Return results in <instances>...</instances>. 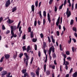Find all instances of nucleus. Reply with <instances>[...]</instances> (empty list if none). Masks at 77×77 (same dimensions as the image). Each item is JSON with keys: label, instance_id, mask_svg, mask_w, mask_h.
<instances>
[{"label": "nucleus", "instance_id": "39448f33", "mask_svg": "<svg viewBox=\"0 0 77 77\" xmlns=\"http://www.w3.org/2000/svg\"><path fill=\"white\" fill-rule=\"evenodd\" d=\"M10 28L11 30V32H14V30H16L17 29V26H11Z\"/></svg>", "mask_w": 77, "mask_h": 77}, {"label": "nucleus", "instance_id": "72a5a7b5", "mask_svg": "<svg viewBox=\"0 0 77 77\" xmlns=\"http://www.w3.org/2000/svg\"><path fill=\"white\" fill-rule=\"evenodd\" d=\"M44 17H46V12L45 11H44L43 12Z\"/></svg>", "mask_w": 77, "mask_h": 77}, {"label": "nucleus", "instance_id": "4be33fe9", "mask_svg": "<svg viewBox=\"0 0 77 77\" xmlns=\"http://www.w3.org/2000/svg\"><path fill=\"white\" fill-rule=\"evenodd\" d=\"M33 32H31V33L30 34V35L31 38H33V36H34V35H33Z\"/></svg>", "mask_w": 77, "mask_h": 77}, {"label": "nucleus", "instance_id": "bf43d9fd", "mask_svg": "<svg viewBox=\"0 0 77 77\" xmlns=\"http://www.w3.org/2000/svg\"><path fill=\"white\" fill-rule=\"evenodd\" d=\"M73 9H74V4H72V11H73Z\"/></svg>", "mask_w": 77, "mask_h": 77}, {"label": "nucleus", "instance_id": "b1692460", "mask_svg": "<svg viewBox=\"0 0 77 77\" xmlns=\"http://www.w3.org/2000/svg\"><path fill=\"white\" fill-rule=\"evenodd\" d=\"M35 5L36 7H37L38 6V1H36V2H35Z\"/></svg>", "mask_w": 77, "mask_h": 77}, {"label": "nucleus", "instance_id": "8fccbe9b", "mask_svg": "<svg viewBox=\"0 0 77 77\" xmlns=\"http://www.w3.org/2000/svg\"><path fill=\"white\" fill-rule=\"evenodd\" d=\"M72 51L73 53L74 52V50H75V48H74V47H72Z\"/></svg>", "mask_w": 77, "mask_h": 77}, {"label": "nucleus", "instance_id": "680f3d73", "mask_svg": "<svg viewBox=\"0 0 77 77\" xmlns=\"http://www.w3.org/2000/svg\"><path fill=\"white\" fill-rule=\"evenodd\" d=\"M57 36H59V31H57Z\"/></svg>", "mask_w": 77, "mask_h": 77}, {"label": "nucleus", "instance_id": "bb28decb", "mask_svg": "<svg viewBox=\"0 0 77 77\" xmlns=\"http://www.w3.org/2000/svg\"><path fill=\"white\" fill-rule=\"evenodd\" d=\"M34 58H33V57H32V58L31 59V61L30 62V64H32V63L33 62V59Z\"/></svg>", "mask_w": 77, "mask_h": 77}, {"label": "nucleus", "instance_id": "603ef678", "mask_svg": "<svg viewBox=\"0 0 77 77\" xmlns=\"http://www.w3.org/2000/svg\"><path fill=\"white\" fill-rule=\"evenodd\" d=\"M66 4V0H65L64 2V6H65V5Z\"/></svg>", "mask_w": 77, "mask_h": 77}, {"label": "nucleus", "instance_id": "ddd939ff", "mask_svg": "<svg viewBox=\"0 0 77 77\" xmlns=\"http://www.w3.org/2000/svg\"><path fill=\"white\" fill-rule=\"evenodd\" d=\"M30 49H31V48H30V46H28L26 49V52H29V50H30Z\"/></svg>", "mask_w": 77, "mask_h": 77}, {"label": "nucleus", "instance_id": "13d9d810", "mask_svg": "<svg viewBox=\"0 0 77 77\" xmlns=\"http://www.w3.org/2000/svg\"><path fill=\"white\" fill-rule=\"evenodd\" d=\"M35 50H37V45H35Z\"/></svg>", "mask_w": 77, "mask_h": 77}, {"label": "nucleus", "instance_id": "4c0bfd02", "mask_svg": "<svg viewBox=\"0 0 77 77\" xmlns=\"http://www.w3.org/2000/svg\"><path fill=\"white\" fill-rule=\"evenodd\" d=\"M20 24H21V21H20L18 23V26L17 27V29H18V28H19V27H20Z\"/></svg>", "mask_w": 77, "mask_h": 77}, {"label": "nucleus", "instance_id": "774afa93", "mask_svg": "<svg viewBox=\"0 0 77 77\" xmlns=\"http://www.w3.org/2000/svg\"><path fill=\"white\" fill-rule=\"evenodd\" d=\"M72 72V68L70 69V70L69 73H71Z\"/></svg>", "mask_w": 77, "mask_h": 77}, {"label": "nucleus", "instance_id": "c03bdc74", "mask_svg": "<svg viewBox=\"0 0 77 77\" xmlns=\"http://www.w3.org/2000/svg\"><path fill=\"white\" fill-rule=\"evenodd\" d=\"M66 53L67 55H69L70 54L69 51H66Z\"/></svg>", "mask_w": 77, "mask_h": 77}, {"label": "nucleus", "instance_id": "2f4dec72", "mask_svg": "<svg viewBox=\"0 0 77 77\" xmlns=\"http://www.w3.org/2000/svg\"><path fill=\"white\" fill-rule=\"evenodd\" d=\"M32 41L33 42H36L37 41V38H33L32 40Z\"/></svg>", "mask_w": 77, "mask_h": 77}, {"label": "nucleus", "instance_id": "dca6fc26", "mask_svg": "<svg viewBox=\"0 0 77 77\" xmlns=\"http://www.w3.org/2000/svg\"><path fill=\"white\" fill-rule=\"evenodd\" d=\"M73 77H77V72H75L73 75Z\"/></svg>", "mask_w": 77, "mask_h": 77}, {"label": "nucleus", "instance_id": "6e6d98bb", "mask_svg": "<svg viewBox=\"0 0 77 77\" xmlns=\"http://www.w3.org/2000/svg\"><path fill=\"white\" fill-rule=\"evenodd\" d=\"M72 39L73 41L75 43L76 42V40L74 38H73Z\"/></svg>", "mask_w": 77, "mask_h": 77}, {"label": "nucleus", "instance_id": "f704fd0d", "mask_svg": "<svg viewBox=\"0 0 77 77\" xmlns=\"http://www.w3.org/2000/svg\"><path fill=\"white\" fill-rule=\"evenodd\" d=\"M47 58H48L47 55H46L45 57V63H47Z\"/></svg>", "mask_w": 77, "mask_h": 77}, {"label": "nucleus", "instance_id": "338daca9", "mask_svg": "<svg viewBox=\"0 0 77 77\" xmlns=\"http://www.w3.org/2000/svg\"><path fill=\"white\" fill-rule=\"evenodd\" d=\"M74 35L75 36V37H76V38H77V33H76V32H75L74 33Z\"/></svg>", "mask_w": 77, "mask_h": 77}, {"label": "nucleus", "instance_id": "cd10ccee", "mask_svg": "<svg viewBox=\"0 0 77 77\" xmlns=\"http://www.w3.org/2000/svg\"><path fill=\"white\" fill-rule=\"evenodd\" d=\"M4 58H5V57H2L0 60V62L2 63L3 61V60H4Z\"/></svg>", "mask_w": 77, "mask_h": 77}, {"label": "nucleus", "instance_id": "37998d69", "mask_svg": "<svg viewBox=\"0 0 77 77\" xmlns=\"http://www.w3.org/2000/svg\"><path fill=\"white\" fill-rule=\"evenodd\" d=\"M48 42H49V43L51 42V40L50 39V37L48 36Z\"/></svg>", "mask_w": 77, "mask_h": 77}, {"label": "nucleus", "instance_id": "9b49d317", "mask_svg": "<svg viewBox=\"0 0 77 77\" xmlns=\"http://www.w3.org/2000/svg\"><path fill=\"white\" fill-rule=\"evenodd\" d=\"M69 62H68V61H66V62L65 64H64V63H63V65H65V68H68V65H69Z\"/></svg>", "mask_w": 77, "mask_h": 77}, {"label": "nucleus", "instance_id": "f8f14e48", "mask_svg": "<svg viewBox=\"0 0 77 77\" xmlns=\"http://www.w3.org/2000/svg\"><path fill=\"white\" fill-rule=\"evenodd\" d=\"M16 54H15L13 55V57L14 59H16L17 58V54H18V52L17 51H15Z\"/></svg>", "mask_w": 77, "mask_h": 77}, {"label": "nucleus", "instance_id": "6ab92c4d", "mask_svg": "<svg viewBox=\"0 0 77 77\" xmlns=\"http://www.w3.org/2000/svg\"><path fill=\"white\" fill-rule=\"evenodd\" d=\"M46 74L47 75H49L50 74V71L48 70H47L46 71Z\"/></svg>", "mask_w": 77, "mask_h": 77}, {"label": "nucleus", "instance_id": "0e129e2a", "mask_svg": "<svg viewBox=\"0 0 77 77\" xmlns=\"http://www.w3.org/2000/svg\"><path fill=\"white\" fill-rule=\"evenodd\" d=\"M2 20H3V17H1L0 18V22H1Z\"/></svg>", "mask_w": 77, "mask_h": 77}, {"label": "nucleus", "instance_id": "09e8293b", "mask_svg": "<svg viewBox=\"0 0 77 77\" xmlns=\"http://www.w3.org/2000/svg\"><path fill=\"white\" fill-rule=\"evenodd\" d=\"M46 22V21L45 20V19H43V25H44L45 24V23Z\"/></svg>", "mask_w": 77, "mask_h": 77}, {"label": "nucleus", "instance_id": "c85d7f7f", "mask_svg": "<svg viewBox=\"0 0 77 77\" xmlns=\"http://www.w3.org/2000/svg\"><path fill=\"white\" fill-rule=\"evenodd\" d=\"M28 76V73H25L24 74V76H22V77H26Z\"/></svg>", "mask_w": 77, "mask_h": 77}, {"label": "nucleus", "instance_id": "7ed1b4c3", "mask_svg": "<svg viewBox=\"0 0 77 77\" xmlns=\"http://www.w3.org/2000/svg\"><path fill=\"white\" fill-rule=\"evenodd\" d=\"M66 14L67 15V17H69L71 16V11H69V8H67V11L66 13Z\"/></svg>", "mask_w": 77, "mask_h": 77}, {"label": "nucleus", "instance_id": "e433bc0d", "mask_svg": "<svg viewBox=\"0 0 77 77\" xmlns=\"http://www.w3.org/2000/svg\"><path fill=\"white\" fill-rule=\"evenodd\" d=\"M22 49H23V51H24L26 50V46H24L22 47Z\"/></svg>", "mask_w": 77, "mask_h": 77}, {"label": "nucleus", "instance_id": "0eeeda50", "mask_svg": "<svg viewBox=\"0 0 77 77\" xmlns=\"http://www.w3.org/2000/svg\"><path fill=\"white\" fill-rule=\"evenodd\" d=\"M7 22L8 24H12L13 23H14V20H12L10 19L9 18L8 20L7 21Z\"/></svg>", "mask_w": 77, "mask_h": 77}, {"label": "nucleus", "instance_id": "6e6552de", "mask_svg": "<svg viewBox=\"0 0 77 77\" xmlns=\"http://www.w3.org/2000/svg\"><path fill=\"white\" fill-rule=\"evenodd\" d=\"M48 20L49 22V23H51V19L50 18V13H48Z\"/></svg>", "mask_w": 77, "mask_h": 77}, {"label": "nucleus", "instance_id": "20e7f679", "mask_svg": "<svg viewBox=\"0 0 77 77\" xmlns=\"http://www.w3.org/2000/svg\"><path fill=\"white\" fill-rule=\"evenodd\" d=\"M2 74L1 75H2V77H5V75L7 74H8V72L6 71H3L2 72Z\"/></svg>", "mask_w": 77, "mask_h": 77}, {"label": "nucleus", "instance_id": "3c124183", "mask_svg": "<svg viewBox=\"0 0 77 77\" xmlns=\"http://www.w3.org/2000/svg\"><path fill=\"white\" fill-rule=\"evenodd\" d=\"M10 33V31L9 30H7L6 32V34H8Z\"/></svg>", "mask_w": 77, "mask_h": 77}, {"label": "nucleus", "instance_id": "de8ad7c7", "mask_svg": "<svg viewBox=\"0 0 77 77\" xmlns=\"http://www.w3.org/2000/svg\"><path fill=\"white\" fill-rule=\"evenodd\" d=\"M57 7H56V6H55V7L54 11L55 12H57Z\"/></svg>", "mask_w": 77, "mask_h": 77}, {"label": "nucleus", "instance_id": "5701e85b", "mask_svg": "<svg viewBox=\"0 0 77 77\" xmlns=\"http://www.w3.org/2000/svg\"><path fill=\"white\" fill-rule=\"evenodd\" d=\"M73 31H74L75 32H77V28H76V27H73Z\"/></svg>", "mask_w": 77, "mask_h": 77}, {"label": "nucleus", "instance_id": "a18cd8bd", "mask_svg": "<svg viewBox=\"0 0 77 77\" xmlns=\"http://www.w3.org/2000/svg\"><path fill=\"white\" fill-rule=\"evenodd\" d=\"M38 55L39 57H40L41 56V52H40V51H39L38 52Z\"/></svg>", "mask_w": 77, "mask_h": 77}, {"label": "nucleus", "instance_id": "5fc2aeb1", "mask_svg": "<svg viewBox=\"0 0 77 77\" xmlns=\"http://www.w3.org/2000/svg\"><path fill=\"white\" fill-rule=\"evenodd\" d=\"M22 38L23 39H26V35H24L22 37Z\"/></svg>", "mask_w": 77, "mask_h": 77}, {"label": "nucleus", "instance_id": "4d7b16f0", "mask_svg": "<svg viewBox=\"0 0 77 77\" xmlns=\"http://www.w3.org/2000/svg\"><path fill=\"white\" fill-rule=\"evenodd\" d=\"M11 34L12 35V36H11V39H12V38L14 37V34L11 32Z\"/></svg>", "mask_w": 77, "mask_h": 77}, {"label": "nucleus", "instance_id": "f03ea898", "mask_svg": "<svg viewBox=\"0 0 77 77\" xmlns=\"http://www.w3.org/2000/svg\"><path fill=\"white\" fill-rule=\"evenodd\" d=\"M55 50V48H54V46H52V47H51L50 48L49 50V56H50V54H51V51H52L53 53H54V52Z\"/></svg>", "mask_w": 77, "mask_h": 77}, {"label": "nucleus", "instance_id": "e2e57ef3", "mask_svg": "<svg viewBox=\"0 0 77 77\" xmlns=\"http://www.w3.org/2000/svg\"><path fill=\"white\" fill-rule=\"evenodd\" d=\"M41 2H39V3L38 4V8H40V6H41Z\"/></svg>", "mask_w": 77, "mask_h": 77}, {"label": "nucleus", "instance_id": "1a4fd4ad", "mask_svg": "<svg viewBox=\"0 0 77 77\" xmlns=\"http://www.w3.org/2000/svg\"><path fill=\"white\" fill-rule=\"evenodd\" d=\"M4 56L6 59H8L10 57V55L9 54H5Z\"/></svg>", "mask_w": 77, "mask_h": 77}, {"label": "nucleus", "instance_id": "79ce46f5", "mask_svg": "<svg viewBox=\"0 0 77 77\" xmlns=\"http://www.w3.org/2000/svg\"><path fill=\"white\" fill-rule=\"evenodd\" d=\"M53 1V0H50L49 2V5H51V4H52Z\"/></svg>", "mask_w": 77, "mask_h": 77}, {"label": "nucleus", "instance_id": "393cba45", "mask_svg": "<svg viewBox=\"0 0 77 77\" xmlns=\"http://www.w3.org/2000/svg\"><path fill=\"white\" fill-rule=\"evenodd\" d=\"M74 23V20L72 19L70 21V25H72Z\"/></svg>", "mask_w": 77, "mask_h": 77}, {"label": "nucleus", "instance_id": "473e14b6", "mask_svg": "<svg viewBox=\"0 0 77 77\" xmlns=\"http://www.w3.org/2000/svg\"><path fill=\"white\" fill-rule=\"evenodd\" d=\"M63 4L61 6H60L59 8V9L60 10L62 9V7H63Z\"/></svg>", "mask_w": 77, "mask_h": 77}, {"label": "nucleus", "instance_id": "58836bf2", "mask_svg": "<svg viewBox=\"0 0 77 77\" xmlns=\"http://www.w3.org/2000/svg\"><path fill=\"white\" fill-rule=\"evenodd\" d=\"M43 48H45L46 47V42H43Z\"/></svg>", "mask_w": 77, "mask_h": 77}, {"label": "nucleus", "instance_id": "c756f323", "mask_svg": "<svg viewBox=\"0 0 77 77\" xmlns=\"http://www.w3.org/2000/svg\"><path fill=\"white\" fill-rule=\"evenodd\" d=\"M13 34V37H14V38H17V35L16 34H15L14 35V32H11Z\"/></svg>", "mask_w": 77, "mask_h": 77}, {"label": "nucleus", "instance_id": "7c9ffc66", "mask_svg": "<svg viewBox=\"0 0 77 77\" xmlns=\"http://www.w3.org/2000/svg\"><path fill=\"white\" fill-rule=\"evenodd\" d=\"M28 32H31V31H32V29H31V27H29L28 28Z\"/></svg>", "mask_w": 77, "mask_h": 77}, {"label": "nucleus", "instance_id": "9d476101", "mask_svg": "<svg viewBox=\"0 0 77 77\" xmlns=\"http://www.w3.org/2000/svg\"><path fill=\"white\" fill-rule=\"evenodd\" d=\"M31 8L32 11H31V13L32 12H33L35 11V6H34L33 5H32L31 7Z\"/></svg>", "mask_w": 77, "mask_h": 77}, {"label": "nucleus", "instance_id": "aec40b11", "mask_svg": "<svg viewBox=\"0 0 77 77\" xmlns=\"http://www.w3.org/2000/svg\"><path fill=\"white\" fill-rule=\"evenodd\" d=\"M23 56V53H20L19 55V58H21Z\"/></svg>", "mask_w": 77, "mask_h": 77}, {"label": "nucleus", "instance_id": "a211bd4d", "mask_svg": "<svg viewBox=\"0 0 77 77\" xmlns=\"http://www.w3.org/2000/svg\"><path fill=\"white\" fill-rule=\"evenodd\" d=\"M31 74L32 77H35V74L33 72H31Z\"/></svg>", "mask_w": 77, "mask_h": 77}, {"label": "nucleus", "instance_id": "423d86ee", "mask_svg": "<svg viewBox=\"0 0 77 77\" xmlns=\"http://www.w3.org/2000/svg\"><path fill=\"white\" fill-rule=\"evenodd\" d=\"M10 5H11V1L10 0H8L5 3V7H8Z\"/></svg>", "mask_w": 77, "mask_h": 77}, {"label": "nucleus", "instance_id": "412c9836", "mask_svg": "<svg viewBox=\"0 0 77 77\" xmlns=\"http://www.w3.org/2000/svg\"><path fill=\"white\" fill-rule=\"evenodd\" d=\"M52 57H53V58H54V59H56V54L55 53H54L53 54Z\"/></svg>", "mask_w": 77, "mask_h": 77}, {"label": "nucleus", "instance_id": "052dcab7", "mask_svg": "<svg viewBox=\"0 0 77 77\" xmlns=\"http://www.w3.org/2000/svg\"><path fill=\"white\" fill-rule=\"evenodd\" d=\"M36 75H37V76H39V72H38V71H37V72H36Z\"/></svg>", "mask_w": 77, "mask_h": 77}, {"label": "nucleus", "instance_id": "a878e982", "mask_svg": "<svg viewBox=\"0 0 77 77\" xmlns=\"http://www.w3.org/2000/svg\"><path fill=\"white\" fill-rule=\"evenodd\" d=\"M26 69H23L22 71V72L23 74H24L25 73H26Z\"/></svg>", "mask_w": 77, "mask_h": 77}, {"label": "nucleus", "instance_id": "ea45409f", "mask_svg": "<svg viewBox=\"0 0 77 77\" xmlns=\"http://www.w3.org/2000/svg\"><path fill=\"white\" fill-rule=\"evenodd\" d=\"M60 51H62L63 50V49L62 48V45L60 44Z\"/></svg>", "mask_w": 77, "mask_h": 77}, {"label": "nucleus", "instance_id": "2eb2a0df", "mask_svg": "<svg viewBox=\"0 0 77 77\" xmlns=\"http://www.w3.org/2000/svg\"><path fill=\"white\" fill-rule=\"evenodd\" d=\"M51 39H52V42L54 44V43H55V40L53 38V35L51 36Z\"/></svg>", "mask_w": 77, "mask_h": 77}, {"label": "nucleus", "instance_id": "c9c22d12", "mask_svg": "<svg viewBox=\"0 0 77 77\" xmlns=\"http://www.w3.org/2000/svg\"><path fill=\"white\" fill-rule=\"evenodd\" d=\"M34 25L35 27L36 26V25H37V21L35 20L34 23Z\"/></svg>", "mask_w": 77, "mask_h": 77}, {"label": "nucleus", "instance_id": "864d4df0", "mask_svg": "<svg viewBox=\"0 0 77 77\" xmlns=\"http://www.w3.org/2000/svg\"><path fill=\"white\" fill-rule=\"evenodd\" d=\"M60 22H58L57 21L56 23V25H57V26H59V24H60Z\"/></svg>", "mask_w": 77, "mask_h": 77}, {"label": "nucleus", "instance_id": "49530a36", "mask_svg": "<svg viewBox=\"0 0 77 77\" xmlns=\"http://www.w3.org/2000/svg\"><path fill=\"white\" fill-rule=\"evenodd\" d=\"M40 37L41 38H43L44 37V35H43V33H41L40 34Z\"/></svg>", "mask_w": 77, "mask_h": 77}, {"label": "nucleus", "instance_id": "69168bd1", "mask_svg": "<svg viewBox=\"0 0 77 77\" xmlns=\"http://www.w3.org/2000/svg\"><path fill=\"white\" fill-rule=\"evenodd\" d=\"M37 23L38 24V26H39L40 25V21H39V20H38Z\"/></svg>", "mask_w": 77, "mask_h": 77}, {"label": "nucleus", "instance_id": "f257e3e1", "mask_svg": "<svg viewBox=\"0 0 77 77\" xmlns=\"http://www.w3.org/2000/svg\"><path fill=\"white\" fill-rule=\"evenodd\" d=\"M24 55L26 57V58H24V63L26 62V66L28 65V62L29 61V56L26 53H24Z\"/></svg>", "mask_w": 77, "mask_h": 77}, {"label": "nucleus", "instance_id": "a19ab883", "mask_svg": "<svg viewBox=\"0 0 77 77\" xmlns=\"http://www.w3.org/2000/svg\"><path fill=\"white\" fill-rule=\"evenodd\" d=\"M2 30H5V28L4 25H3L2 26Z\"/></svg>", "mask_w": 77, "mask_h": 77}, {"label": "nucleus", "instance_id": "f3484780", "mask_svg": "<svg viewBox=\"0 0 77 77\" xmlns=\"http://www.w3.org/2000/svg\"><path fill=\"white\" fill-rule=\"evenodd\" d=\"M12 12H14V11L17 10V7H14V8L12 9Z\"/></svg>", "mask_w": 77, "mask_h": 77}, {"label": "nucleus", "instance_id": "4468645a", "mask_svg": "<svg viewBox=\"0 0 77 77\" xmlns=\"http://www.w3.org/2000/svg\"><path fill=\"white\" fill-rule=\"evenodd\" d=\"M38 13L40 16V18L41 19H42V14H41V11H39Z\"/></svg>", "mask_w": 77, "mask_h": 77}]
</instances>
